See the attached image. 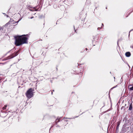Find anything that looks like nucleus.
<instances>
[{
  "instance_id": "nucleus-12",
  "label": "nucleus",
  "mask_w": 133,
  "mask_h": 133,
  "mask_svg": "<svg viewBox=\"0 0 133 133\" xmlns=\"http://www.w3.org/2000/svg\"><path fill=\"white\" fill-rule=\"evenodd\" d=\"M130 90H133V87H131L130 88Z\"/></svg>"
},
{
  "instance_id": "nucleus-14",
  "label": "nucleus",
  "mask_w": 133,
  "mask_h": 133,
  "mask_svg": "<svg viewBox=\"0 0 133 133\" xmlns=\"http://www.w3.org/2000/svg\"><path fill=\"white\" fill-rule=\"evenodd\" d=\"M102 27H98L97 28V29L98 30H99L100 29H101L102 28Z\"/></svg>"
},
{
  "instance_id": "nucleus-11",
  "label": "nucleus",
  "mask_w": 133,
  "mask_h": 133,
  "mask_svg": "<svg viewBox=\"0 0 133 133\" xmlns=\"http://www.w3.org/2000/svg\"><path fill=\"white\" fill-rule=\"evenodd\" d=\"M7 107V105H5L2 108L3 110H4L6 109V107Z\"/></svg>"
},
{
  "instance_id": "nucleus-18",
  "label": "nucleus",
  "mask_w": 133,
  "mask_h": 133,
  "mask_svg": "<svg viewBox=\"0 0 133 133\" xmlns=\"http://www.w3.org/2000/svg\"><path fill=\"white\" fill-rule=\"evenodd\" d=\"M34 17H31L30 18L32 19Z\"/></svg>"
},
{
  "instance_id": "nucleus-20",
  "label": "nucleus",
  "mask_w": 133,
  "mask_h": 133,
  "mask_svg": "<svg viewBox=\"0 0 133 133\" xmlns=\"http://www.w3.org/2000/svg\"><path fill=\"white\" fill-rule=\"evenodd\" d=\"M85 50H86V51H87V50H88V49L87 48H86L85 49Z\"/></svg>"
},
{
  "instance_id": "nucleus-21",
  "label": "nucleus",
  "mask_w": 133,
  "mask_h": 133,
  "mask_svg": "<svg viewBox=\"0 0 133 133\" xmlns=\"http://www.w3.org/2000/svg\"><path fill=\"white\" fill-rule=\"evenodd\" d=\"M1 111L2 112V113L3 112V111L2 110H1Z\"/></svg>"
},
{
  "instance_id": "nucleus-10",
  "label": "nucleus",
  "mask_w": 133,
  "mask_h": 133,
  "mask_svg": "<svg viewBox=\"0 0 133 133\" xmlns=\"http://www.w3.org/2000/svg\"><path fill=\"white\" fill-rule=\"evenodd\" d=\"M132 104H131L129 106V110H132Z\"/></svg>"
},
{
  "instance_id": "nucleus-19",
  "label": "nucleus",
  "mask_w": 133,
  "mask_h": 133,
  "mask_svg": "<svg viewBox=\"0 0 133 133\" xmlns=\"http://www.w3.org/2000/svg\"><path fill=\"white\" fill-rule=\"evenodd\" d=\"M51 94H52H52H53V92H52V91H51Z\"/></svg>"
},
{
  "instance_id": "nucleus-3",
  "label": "nucleus",
  "mask_w": 133,
  "mask_h": 133,
  "mask_svg": "<svg viewBox=\"0 0 133 133\" xmlns=\"http://www.w3.org/2000/svg\"><path fill=\"white\" fill-rule=\"evenodd\" d=\"M66 119H65V118H64V119H63L61 121V124L62 126H65L68 124V121Z\"/></svg>"
},
{
  "instance_id": "nucleus-13",
  "label": "nucleus",
  "mask_w": 133,
  "mask_h": 133,
  "mask_svg": "<svg viewBox=\"0 0 133 133\" xmlns=\"http://www.w3.org/2000/svg\"><path fill=\"white\" fill-rule=\"evenodd\" d=\"M133 11V10L132 11H131V12H129L128 14V16L129 15H130V14Z\"/></svg>"
},
{
  "instance_id": "nucleus-6",
  "label": "nucleus",
  "mask_w": 133,
  "mask_h": 133,
  "mask_svg": "<svg viewBox=\"0 0 133 133\" xmlns=\"http://www.w3.org/2000/svg\"><path fill=\"white\" fill-rule=\"evenodd\" d=\"M125 55L127 57H129L131 56V54L130 52H126Z\"/></svg>"
},
{
  "instance_id": "nucleus-1",
  "label": "nucleus",
  "mask_w": 133,
  "mask_h": 133,
  "mask_svg": "<svg viewBox=\"0 0 133 133\" xmlns=\"http://www.w3.org/2000/svg\"><path fill=\"white\" fill-rule=\"evenodd\" d=\"M28 35H23L21 36L17 35L14 37L15 45L16 46L22 45L28 43Z\"/></svg>"
},
{
  "instance_id": "nucleus-17",
  "label": "nucleus",
  "mask_w": 133,
  "mask_h": 133,
  "mask_svg": "<svg viewBox=\"0 0 133 133\" xmlns=\"http://www.w3.org/2000/svg\"><path fill=\"white\" fill-rule=\"evenodd\" d=\"M102 26H101V27L103 26V23H102Z\"/></svg>"
},
{
  "instance_id": "nucleus-7",
  "label": "nucleus",
  "mask_w": 133,
  "mask_h": 133,
  "mask_svg": "<svg viewBox=\"0 0 133 133\" xmlns=\"http://www.w3.org/2000/svg\"><path fill=\"white\" fill-rule=\"evenodd\" d=\"M120 121H119L117 122V125L116 126V130H118L119 129V125H120Z\"/></svg>"
},
{
  "instance_id": "nucleus-15",
  "label": "nucleus",
  "mask_w": 133,
  "mask_h": 133,
  "mask_svg": "<svg viewBox=\"0 0 133 133\" xmlns=\"http://www.w3.org/2000/svg\"><path fill=\"white\" fill-rule=\"evenodd\" d=\"M2 29V27L0 26V30H1Z\"/></svg>"
},
{
  "instance_id": "nucleus-2",
  "label": "nucleus",
  "mask_w": 133,
  "mask_h": 133,
  "mask_svg": "<svg viewBox=\"0 0 133 133\" xmlns=\"http://www.w3.org/2000/svg\"><path fill=\"white\" fill-rule=\"evenodd\" d=\"M33 90L32 88H30L27 91L25 95L28 98L30 99L33 96Z\"/></svg>"
},
{
  "instance_id": "nucleus-8",
  "label": "nucleus",
  "mask_w": 133,
  "mask_h": 133,
  "mask_svg": "<svg viewBox=\"0 0 133 133\" xmlns=\"http://www.w3.org/2000/svg\"><path fill=\"white\" fill-rule=\"evenodd\" d=\"M61 118H57L56 120V121H55L56 123V124H57V123L60 121V120H61Z\"/></svg>"
},
{
  "instance_id": "nucleus-4",
  "label": "nucleus",
  "mask_w": 133,
  "mask_h": 133,
  "mask_svg": "<svg viewBox=\"0 0 133 133\" xmlns=\"http://www.w3.org/2000/svg\"><path fill=\"white\" fill-rule=\"evenodd\" d=\"M21 49L19 48L18 50L16 52H15L13 54H12L11 55L12 57H13V58L16 56H17L20 52L21 51Z\"/></svg>"
},
{
  "instance_id": "nucleus-9",
  "label": "nucleus",
  "mask_w": 133,
  "mask_h": 133,
  "mask_svg": "<svg viewBox=\"0 0 133 133\" xmlns=\"http://www.w3.org/2000/svg\"><path fill=\"white\" fill-rule=\"evenodd\" d=\"M78 69H79V70H80L79 71V73H81L82 71H83V68H80L79 66L78 68Z\"/></svg>"
},
{
  "instance_id": "nucleus-5",
  "label": "nucleus",
  "mask_w": 133,
  "mask_h": 133,
  "mask_svg": "<svg viewBox=\"0 0 133 133\" xmlns=\"http://www.w3.org/2000/svg\"><path fill=\"white\" fill-rule=\"evenodd\" d=\"M13 58V57H12L11 55H10L8 57H6V58H4V59H3L2 61H5L6 60H7L10 59L11 58Z\"/></svg>"
},
{
  "instance_id": "nucleus-22",
  "label": "nucleus",
  "mask_w": 133,
  "mask_h": 133,
  "mask_svg": "<svg viewBox=\"0 0 133 133\" xmlns=\"http://www.w3.org/2000/svg\"><path fill=\"white\" fill-rule=\"evenodd\" d=\"M52 91H54V90H52Z\"/></svg>"
},
{
  "instance_id": "nucleus-16",
  "label": "nucleus",
  "mask_w": 133,
  "mask_h": 133,
  "mask_svg": "<svg viewBox=\"0 0 133 133\" xmlns=\"http://www.w3.org/2000/svg\"><path fill=\"white\" fill-rule=\"evenodd\" d=\"M0 64H5V63H0Z\"/></svg>"
}]
</instances>
